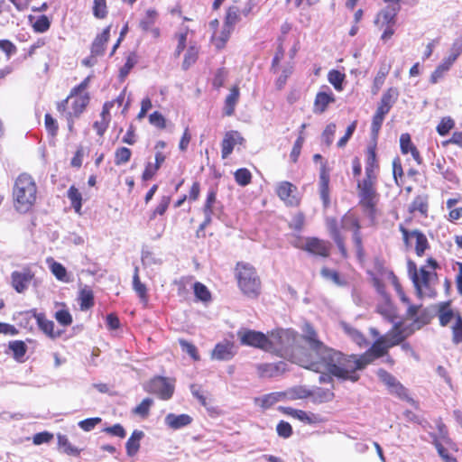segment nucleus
I'll list each match as a JSON object with an SVG mask.
<instances>
[{"label": "nucleus", "instance_id": "nucleus-53", "mask_svg": "<svg viewBox=\"0 0 462 462\" xmlns=\"http://www.w3.org/2000/svg\"><path fill=\"white\" fill-rule=\"evenodd\" d=\"M251 179H252V174L245 168L238 169L235 172V180H236V183L241 186L248 185L251 182Z\"/></svg>", "mask_w": 462, "mask_h": 462}, {"label": "nucleus", "instance_id": "nucleus-32", "mask_svg": "<svg viewBox=\"0 0 462 462\" xmlns=\"http://www.w3.org/2000/svg\"><path fill=\"white\" fill-rule=\"evenodd\" d=\"M302 331H303V334H302L301 337H302L303 341L307 344L308 347H311L313 346L323 343L319 339V333L317 332V330L314 328V327L311 324L306 323L303 326Z\"/></svg>", "mask_w": 462, "mask_h": 462}, {"label": "nucleus", "instance_id": "nucleus-17", "mask_svg": "<svg viewBox=\"0 0 462 462\" xmlns=\"http://www.w3.org/2000/svg\"><path fill=\"white\" fill-rule=\"evenodd\" d=\"M151 392L157 394L162 400H169L174 393V386L166 378L158 376L150 382Z\"/></svg>", "mask_w": 462, "mask_h": 462}, {"label": "nucleus", "instance_id": "nucleus-46", "mask_svg": "<svg viewBox=\"0 0 462 462\" xmlns=\"http://www.w3.org/2000/svg\"><path fill=\"white\" fill-rule=\"evenodd\" d=\"M179 344L182 351L186 352L194 361H199L200 359L198 348L194 344L183 338L179 339Z\"/></svg>", "mask_w": 462, "mask_h": 462}, {"label": "nucleus", "instance_id": "nucleus-2", "mask_svg": "<svg viewBox=\"0 0 462 462\" xmlns=\"http://www.w3.org/2000/svg\"><path fill=\"white\" fill-rule=\"evenodd\" d=\"M335 351L324 342L311 347H301L297 364L316 373H328Z\"/></svg>", "mask_w": 462, "mask_h": 462}, {"label": "nucleus", "instance_id": "nucleus-28", "mask_svg": "<svg viewBox=\"0 0 462 462\" xmlns=\"http://www.w3.org/2000/svg\"><path fill=\"white\" fill-rule=\"evenodd\" d=\"M399 11L400 5H388L378 14L375 23L382 22L383 24L393 25L395 23V17Z\"/></svg>", "mask_w": 462, "mask_h": 462}, {"label": "nucleus", "instance_id": "nucleus-19", "mask_svg": "<svg viewBox=\"0 0 462 462\" xmlns=\"http://www.w3.org/2000/svg\"><path fill=\"white\" fill-rule=\"evenodd\" d=\"M236 355L235 344L225 340L217 343L212 350L211 357L219 361H227Z\"/></svg>", "mask_w": 462, "mask_h": 462}, {"label": "nucleus", "instance_id": "nucleus-59", "mask_svg": "<svg viewBox=\"0 0 462 462\" xmlns=\"http://www.w3.org/2000/svg\"><path fill=\"white\" fill-rule=\"evenodd\" d=\"M104 432L111 435V436H116V437H118L120 439H124L125 438L126 436V431L124 429V427L119 424V423H116L113 426H110V427H106L103 430Z\"/></svg>", "mask_w": 462, "mask_h": 462}, {"label": "nucleus", "instance_id": "nucleus-45", "mask_svg": "<svg viewBox=\"0 0 462 462\" xmlns=\"http://www.w3.org/2000/svg\"><path fill=\"white\" fill-rule=\"evenodd\" d=\"M9 348L12 350L14 357L16 360L23 358L27 351L25 343L22 340H15L9 343Z\"/></svg>", "mask_w": 462, "mask_h": 462}, {"label": "nucleus", "instance_id": "nucleus-23", "mask_svg": "<svg viewBox=\"0 0 462 462\" xmlns=\"http://www.w3.org/2000/svg\"><path fill=\"white\" fill-rule=\"evenodd\" d=\"M244 138L237 131H229L226 133L225 137L222 141V158H227L233 152L235 145L242 143Z\"/></svg>", "mask_w": 462, "mask_h": 462}, {"label": "nucleus", "instance_id": "nucleus-21", "mask_svg": "<svg viewBox=\"0 0 462 462\" xmlns=\"http://www.w3.org/2000/svg\"><path fill=\"white\" fill-rule=\"evenodd\" d=\"M436 307L437 316L441 327H447L452 319L457 321V316H461L458 312H456L453 310L450 301L439 302Z\"/></svg>", "mask_w": 462, "mask_h": 462}, {"label": "nucleus", "instance_id": "nucleus-22", "mask_svg": "<svg viewBox=\"0 0 462 462\" xmlns=\"http://www.w3.org/2000/svg\"><path fill=\"white\" fill-rule=\"evenodd\" d=\"M305 251L314 255L327 257L329 254V243L317 237H307Z\"/></svg>", "mask_w": 462, "mask_h": 462}, {"label": "nucleus", "instance_id": "nucleus-4", "mask_svg": "<svg viewBox=\"0 0 462 462\" xmlns=\"http://www.w3.org/2000/svg\"><path fill=\"white\" fill-rule=\"evenodd\" d=\"M37 199V186L33 178L27 174H20L13 187L14 207L20 213L28 212Z\"/></svg>", "mask_w": 462, "mask_h": 462}, {"label": "nucleus", "instance_id": "nucleus-25", "mask_svg": "<svg viewBox=\"0 0 462 462\" xmlns=\"http://www.w3.org/2000/svg\"><path fill=\"white\" fill-rule=\"evenodd\" d=\"M319 194L325 207L328 206L329 199V171L326 163H322L319 172Z\"/></svg>", "mask_w": 462, "mask_h": 462}, {"label": "nucleus", "instance_id": "nucleus-40", "mask_svg": "<svg viewBox=\"0 0 462 462\" xmlns=\"http://www.w3.org/2000/svg\"><path fill=\"white\" fill-rule=\"evenodd\" d=\"M233 28L224 24L223 29L219 35L214 33L212 35V41L217 49H222L226 42L228 41Z\"/></svg>", "mask_w": 462, "mask_h": 462}, {"label": "nucleus", "instance_id": "nucleus-6", "mask_svg": "<svg viewBox=\"0 0 462 462\" xmlns=\"http://www.w3.org/2000/svg\"><path fill=\"white\" fill-rule=\"evenodd\" d=\"M69 96L60 102L57 106L58 111L60 113L61 116L64 117L68 123V129L70 133L73 132V125L74 120L79 118V116L83 113L86 106L88 104L89 97L88 94L78 95L74 101L72 102L71 111H66V107L69 104Z\"/></svg>", "mask_w": 462, "mask_h": 462}, {"label": "nucleus", "instance_id": "nucleus-49", "mask_svg": "<svg viewBox=\"0 0 462 462\" xmlns=\"http://www.w3.org/2000/svg\"><path fill=\"white\" fill-rule=\"evenodd\" d=\"M132 152L126 147H120L116 149L115 152V163L116 165H122L130 161Z\"/></svg>", "mask_w": 462, "mask_h": 462}, {"label": "nucleus", "instance_id": "nucleus-7", "mask_svg": "<svg viewBox=\"0 0 462 462\" xmlns=\"http://www.w3.org/2000/svg\"><path fill=\"white\" fill-rule=\"evenodd\" d=\"M236 277L240 288L255 289L261 285L255 269L248 263H237Z\"/></svg>", "mask_w": 462, "mask_h": 462}, {"label": "nucleus", "instance_id": "nucleus-5", "mask_svg": "<svg viewBox=\"0 0 462 462\" xmlns=\"http://www.w3.org/2000/svg\"><path fill=\"white\" fill-rule=\"evenodd\" d=\"M375 181L363 180L357 184L359 205L362 207L364 214L370 219L371 224L375 223L378 215L379 194L375 189Z\"/></svg>", "mask_w": 462, "mask_h": 462}, {"label": "nucleus", "instance_id": "nucleus-1", "mask_svg": "<svg viewBox=\"0 0 462 462\" xmlns=\"http://www.w3.org/2000/svg\"><path fill=\"white\" fill-rule=\"evenodd\" d=\"M364 361L361 355H347L336 349L328 374L344 381L356 383L360 379L358 371L366 367Z\"/></svg>", "mask_w": 462, "mask_h": 462}, {"label": "nucleus", "instance_id": "nucleus-39", "mask_svg": "<svg viewBox=\"0 0 462 462\" xmlns=\"http://www.w3.org/2000/svg\"><path fill=\"white\" fill-rule=\"evenodd\" d=\"M153 404L151 398H144L140 404L133 409V413L142 419H146L150 414V409Z\"/></svg>", "mask_w": 462, "mask_h": 462}, {"label": "nucleus", "instance_id": "nucleus-11", "mask_svg": "<svg viewBox=\"0 0 462 462\" xmlns=\"http://www.w3.org/2000/svg\"><path fill=\"white\" fill-rule=\"evenodd\" d=\"M413 334L412 328L403 326L402 322H396L393 328L382 337L390 348L401 345L407 337Z\"/></svg>", "mask_w": 462, "mask_h": 462}, {"label": "nucleus", "instance_id": "nucleus-42", "mask_svg": "<svg viewBox=\"0 0 462 462\" xmlns=\"http://www.w3.org/2000/svg\"><path fill=\"white\" fill-rule=\"evenodd\" d=\"M54 318L60 326L65 328L70 326L73 322L72 315L64 305L54 313Z\"/></svg>", "mask_w": 462, "mask_h": 462}, {"label": "nucleus", "instance_id": "nucleus-64", "mask_svg": "<svg viewBox=\"0 0 462 462\" xmlns=\"http://www.w3.org/2000/svg\"><path fill=\"white\" fill-rule=\"evenodd\" d=\"M149 122L151 125H152L160 129H163L166 126L165 118L163 117V116L161 113H159L157 111H155L150 115Z\"/></svg>", "mask_w": 462, "mask_h": 462}, {"label": "nucleus", "instance_id": "nucleus-13", "mask_svg": "<svg viewBox=\"0 0 462 462\" xmlns=\"http://www.w3.org/2000/svg\"><path fill=\"white\" fill-rule=\"evenodd\" d=\"M390 347L387 345L384 338L381 336L379 337L372 345V346L365 351V353L361 354L362 358L365 359V365L367 366L368 365L372 364L374 359L383 357L388 354Z\"/></svg>", "mask_w": 462, "mask_h": 462}, {"label": "nucleus", "instance_id": "nucleus-60", "mask_svg": "<svg viewBox=\"0 0 462 462\" xmlns=\"http://www.w3.org/2000/svg\"><path fill=\"white\" fill-rule=\"evenodd\" d=\"M51 23L46 15H41L33 23V29L37 32H44L50 28Z\"/></svg>", "mask_w": 462, "mask_h": 462}, {"label": "nucleus", "instance_id": "nucleus-55", "mask_svg": "<svg viewBox=\"0 0 462 462\" xmlns=\"http://www.w3.org/2000/svg\"><path fill=\"white\" fill-rule=\"evenodd\" d=\"M239 21V10L236 6H231L226 12L224 24L233 28Z\"/></svg>", "mask_w": 462, "mask_h": 462}, {"label": "nucleus", "instance_id": "nucleus-54", "mask_svg": "<svg viewBox=\"0 0 462 462\" xmlns=\"http://www.w3.org/2000/svg\"><path fill=\"white\" fill-rule=\"evenodd\" d=\"M399 96V91L395 88H390L385 91L382 97L380 102L383 104L388 105L389 106H393V104L396 102Z\"/></svg>", "mask_w": 462, "mask_h": 462}, {"label": "nucleus", "instance_id": "nucleus-44", "mask_svg": "<svg viewBox=\"0 0 462 462\" xmlns=\"http://www.w3.org/2000/svg\"><path fill=\"white\" fill-rule=\"evenodd\" d=\"M68 198L71 202V206L77 213L80 212L82 207V197L79 189L71 186L68 190Z\"/></svg>", "mask_w": 462, "mask_h": 462}, {"label": "nucleus", "instance_id": "nucleus-33", "mask_svg": "<svg viewBox=\"0 0 462 462\" xmlns=\"http://www.w3.org/2000/svg\"><path fill=\"white\" fill-rule=\"evenodd\" d=\"M309 395L312 398V401L315 403L328 402L335 397L333 387L331 389L318 387L310 393Z\"/></svg>", "mask_w": 462, "mask_h": 462}, {"label": "nucleus", "instance_id": "nucleus-62", "mask_svg": "<svg viewBox=\"0 0 462 462\" xmlns=\"http://www.w3.org/2000/svg\"><path fill=\"white\" fill-rule=\"evenodd\" d=\"M101 422V418H88L79 422V426L85 431L92 430L97 424Z\"/></svg>", "mask_w": 462, "mask_h": 462}, {"label": "nucleus", "instance_id": "nucleus-48", "mask_svg": "<svg viewBox=\"0 0 462 462\" xmlns=\"http://www.w3.org/2000/svg\"><path fill=\"white\" fill-rule=\"evenodd\" d=\"M410 211H419L422 215H426L428 211V200L426 197L418 196L414 199L410 206Z\"/></svg>", "mask_w": 462, "mask_h": 462}, {"label": "nucleus", "instance_id": "nucleus-38", "mask_svg": "<svg viewBox=\"0 0 462 462\" xmlns=\"http://www.w3.org/2000/svg\"><path fill=\"white\" fill-rule=\"evenodd\" d=\"M430 437L432 438L433 445L444 462H457V458L439 442V439H438L434 433H431Z\"/></svg>", "mask_w": 462, "mask_h": 462}, {"label": "nucleus", "instance_id": "nucleus-36", "mask_svg": "<svg viewBox=\"0 0 462 462\" xmlns=\"http://www.w3.org/2000/svg\"><path fill=\"white\" fill-rule=\"evenodd\" d=\"M157 13L154 10H148L145 17L140 22V27L143 31H151L154 37L159 36V29L152 28Z\"/></svg>", "mask_w": 462, "mask_h": 462}, {"label": "nucleus", "instance_id": "nucleus-9", "mask_svg": "<svg viewBox=\"0 0 462 462\" xmlns=\"http://www.w3.org/2000/svg\"><path fill=\"white\" fill-rule=\"evenodd\" d=\"M340 226L343 230L353 232V242L358 255L363 254V243L360 233L361 226L358 217L352 212L346 213L340 222Z\"/></svg>", "mask_w": 462, "mask_h": 462}, {"label": "nucleus", "instance_id": "nucleus-51", "mask_svg": "<svg viewBox=\"0 0 462 462\" xmlns=\"http://www.w3.org/2000/svg\"><path fill=\"white\" fill-rule=\"evenodd\" d=\"M455 126L454 120L449 117H443L440 123L437 126V132L439 135L445 136L448 134V132L453 129Z\"/></svg>", "mask_w": 462, "mask_h": 462}, {"label": "nucleus", "instance_id": "nucleus-10", "mask_svg": "<svg viewBox=\"0 0 462 462\" xmlns=\"http://www.w3.org/2000/svg\"><path fill=\"white\" fill-rule=\"evenodd\" d=\"M407 315L413 319L412 322L406 326L412 328L413 333L429 325L434 318V315L428 309L419 310V307L412 304L409 306Z\"/></svg>", "mask_w": 462, "mask_h": 462}, {"label": "nucleus", "instance_id": "nucleus-47", "mask_svg": "<svg viewBox=\"0 0 462 462\" xmlns=\"http://www.w3.org/2000/svg\"><path fill=\"white\" fill-rule=\"evenodd\" d=\"M328 79L333 85L336 90L341 91L343 89L342 83L345 79V74L338 70L333 69L328 72Z\"/></svg>", "mask_w": 462, "mask_h": 462}, {"label": "nucleus", "instance_id": "nucleus-52", "mask_svg": "<svg viewBox=\"0 0 462 462\" xmlns=\"http://www.w3.org/2000/svg\"><path fill=\"white\" fill-rule=\"evenodd\" d=\"M452 342L455 345L462 344V317L457 316V321L452 326Z\"/></svg>", "mask_w": 462, "mask_h": 462}, {"label": "nucleus", "instance_id": "nucleus-35", "mask_svg": "<svg viewBox=\"0 0 462 462\" xmlns=\"http://www.w3.org/2000/svg\"><path fill=\"white\" fill-rule=\"evenodd\" d=\"M239 98V88L235 86L230 89L225 100L224 113L226 116H232L235 112L236 105Z\"/></svg>", "mask_w": 462, "mask_h": 462}, {"label": "nucleus", "instance_id": "nucleus-34", "mask_svg": "<svg viewBox=\"0 0 462 462\" xmlns=\"http://www.w3.org/2000/svg\"><path fill=\"white\" fill-rule=\"evenodd\" d=\"M58 448L62 450L63 453L72 456L79 457L80 455L81 449L74 447L69 440L66 435L58 434Z\"/></svg>", "mask_w": 462, "mask_h": 462}, {"label": "nucleus", "instance_id": "nucleus-20", "mask_svg": "<svg viewBox=\"0 0 462 462\" xmlns=\"http://www.w3.org/2000/svg\"><path fill=\"white\" fill-rule=\"evenodd\" d=\"M258 375L262 378L278 376L286 370V364L282 361L277 363H265L256 365Z\"/></svg>", "mask_w": 462, "mask_h": 462}, {"label": "nucleus", "instance_id": "nucleus-26", "mask_svg": "<svg viewBox=\"0 0 462 462\" xmlns=\"http://www.w3.org/2000/svg\"><path fill=\"white\" fill-rule=\"evenodd\" d=\"M295 189L296 188L291 182L282 181L277 187V194L288 205L294 206L298 203L296 197L292 195Z\"/></svg>", "mask_w": 462, "mask_h": 462}, {"label": "nucleus", "instance_id": "nucleus-63", "mask_svg": "<svg viewBox=\"0 0 462 462\" xmlns=\"http://www.w3.org/2000/svg\"><path fill=\"white\" fill-rule=\"evenodd\" d=\"M94 15L97 18H104L106 14V0H94Z\"/></svg>", "mask_w": 462, "mask_h": 462}, {"label": "nucleus", "instance_id": "nucleus-14", "mask_svg": "<svg viewBox=\"0 0 462 462\" xmlns=\"http://www.w3.org/2000/svg\"><path fill=\"white\" fill-rule=\"evenodd\" d=\"M400 231L402 234L404 243L408 245L410 241L415 240V251L419 256H421L428 248V240L423 233L419 230L408 231L402 226H400Z\"/></svg>", "mask_w": 462, "mask_h": 462}, {"label": "nucleus", "instance_id": "nucleus-56", "mask_svg": "<svg viewBox=\"0 0 462 462\" xmlns=\"http://www.w3.org/2000/svg\"><path fill=\"white\" fill-rule=\"evenodd\" d=\"M48 263H50L51 273L56 276V278L61 281L64 280L67 275V272L64 266L52 259L48 260Z\"/></svg>", "mask_w": 462, "mask_h": 462}, {"label": "nucleus", "instance_id": "nucleus-31", "mask_svg": "<svg viewBox=\"0 0 462 462\" xmlns=\"http://www.w3.org/2000/svg\"><path fill=\"white\" fill-rule=\"evenodd\" d=\"M110 35V26L104 29L101 34L97 35L94 40L91 47L93 56H99L104 53L105 44L108 41Z\"/></svg>", "mask_w": 462, "mask_h": 462}, {"label": "nucleus", "instance_id": "nucleus-30", "mask_svg": "<svg viewBox=\"0 0 462 462\" xmlns=\"http://www.w3.org/2000/svg\"><path fill=\"white\" fill-rule=\"evenodd\" d=\"M143 436L144 433L142 430H135L132 432L125 443L127 456L134 457L138 453L141 447L140 442Z\"/></svg>", "mask_w": 462, "mask_h": 462}, {"label": "nucleus", "instance_id": "nucleus-18", "mask_svg": "<svg viewBox=\"0 0 462 462\" xmlns=\"http://www.w3.org/2000/svg\"><path fill=\"white\" fill-rule=\"evenodd\" d=\"M377 375L392 393L400 397L406 395L405 387L392 374L381 368L377 371Z\"/></svg>", "mask_w": 462, "mask_h": 462}, {"label": "nucleus", "instance_id": "nucleus-24", "mask_svg": "<svg viewBox=\"0 0 462 462\" xmlns=\"http://www.w3.org/2000/svg\"><path fill=\"white\" fill-rule=\"evenodd\" d=\"M327 226H328L330 236L336 243L342 256L346 257L347 251L345 246V237L341 235L339 229H338L337 220L335 218H328Z\"/></svg>", "mask_w": 462, "mask_h": 462}, {"label": "nucleus", "instance_id": "nucleus-12", "mask_svg": "<svg viewBox=\"0 0 462 462\" xmlns=\"http://www.w3.org/2000/svg\"><path fill=\"white\" fill-rule=\"evenodd\" d=\"M12 285L14 289H27L38 287L39 283L34 273L30 269L23 268L12 273Z\"/></svg>", "mask_w": 462, "mask_h": 462}, {"label": "nucleus", "instance_id": "nucleus-61", "mask_svg": "<svg viewBox=\"0 0 462 462\" xmlns=\"http://www.w3.org/2000/svg\"><path fill=\"white\" fill-rule=\"evenodd\" d=\"M336 133V125L331 123L328 125L322 134V141L327 146H329L333 142V137Z\"/></svg>", "mask_w": 462, "mask_h": 462}, {"label": "nucleus", "instance_id": "nucleus-58", "mask_svg": "<svg viewBox=\"0 0 462 462\" xmlns=\"http://www.w3.org/2000/svg\"><path fill=\"white\" fill-rule=\"evenodd\" d=\"M292 73V66L290 64L284 66L282 70V74L277 79L275 85L278 89L283 88L286 84L287 79Z\"/></svg>", "mask_w": 462, "mask_h": 462}, {"label": "nucleus", "instance_id": "nucleus-8", "mask_svg": "<svg viewBox=\"0 0 462 462\" xmlns=\"http://www.w3.org/2000/svg\"><path fill=\"white\" fill-rule=\"evenodd\" d=\"M237 336L241 345L259 348L267 352L269 336L263 332L245 328L239 330Z\"/></svg>", "mask_w": 462, "mask_h": 462}, {"label": "nucleus", "instance_id": "nucleus-27", "mask_svg": "<svg viewBox=\"0 0 462 462\" xmlns=\"http://www.w3.org/2000/svg\"><path fill=\"white\" fill-rule=\"evenodd\" d=\"M192 422V418L188 414L176 415L169 413L165 417V424L171 430H179L189 425Z\"/></svg>", "mask_w": 462, "mask_h": 462}, {"label": "nucleus", "instance_id": "nucleus-29", "mask_svg": "<svg viewBox=\"0 0 462 462\" xmlns=\"http://www.w3.org/2000/svg\"><path fill=\"white\" fill-rule=\"evenodd\" d=\"M335 102V97L332 92H319L314 101L313 112L315 114H322L330 103Z\"/></svg>", "mask_w": 462, "mask_h": 462}, {"label": "nucleus", "instance_id": "nucleus-16", "mask_svg": "<svg viewBox=\"0 0 462 462\" xmlns=\"http://www.w3.org/2000/svg\"><path fill=\"white\" fill-rule=\"evenodd\" d=\"M38 328L49 338L55 340L60 338L65 332L64 329L55 328V324L49 319L44 313L35 315Z\"/></svg>", "mask_w": 462, "mask_h": 462}, {"label": "nucleus", "instance_id": "nucleus-3", "mask_svg": "<svg viewBox=\"0 0 462 462\" xmlns=\"http://www.w3.org/2000/svg\"><path fill=\"white\" fill-rule=\"evenodd\" d=\"M299 335L291 329H276L269 335V346L267 352L289 359L294 363L298 361V356L301 346L298 345Z\"/></svg>", "mask_w": 462, "mask_h": 462}, {"label": "nucleus", "instance_id": "nucleus-41", "mask_svg": "<svg viewBox=\"0 0 462 462\" xmlns=\"http://www.w3.org/2000/svg\"><path fill=\"white\" fill-rule=\"evenodd\" d=\"M389 70H390V66H386V65H383L379 69V70L374 79V85H373V88H372L373 94L375 95L378 93V91L380 90V88H382V86L384 83L385 78L388 75Z\"/></svg>", "mask_w": 462, "mask_h": 462}, {"label": "nucleus", "instance_id": "nucleus-37", "mask_svg": "<svg viewBox=\"0 0 462 462\" xmlns=\"http://www.w3.org/2000/svg\"><path fill=\"white\" fill-rule=\"evenodd\" d=\"M375 168V152L373 149H369L366 159L365 178L364 180H376Z\"/></svg>", "mask_w": 462, "mask_h": 462}, {"label": "nucleus", "instance_id": "nucleus-43", "mask_svg": "<svg viewBox=\"0 0 462 462\" xmlns=\"http://www.w3.org/2000/svg\"><path fill=\"white\" fill-rule=\"evenodd\" d=\"M78 300L80 310L82 311L88 310L94 306V295L92 291H80Z\"/></svg>", "mask_w": 462, "mask_h": 462}, {"label": "nucleus", "instance_id": "nucleus-50", "mask_svg": "<svg viewBox=\"0 0 462 462\" xmlns=\"http://www.w3.org/2000/svg\"><path fill=\"white\" fill-rule=\"evenodd\" d=\"M199 50L196 46H189L188 49L184 60L182 63V67L184 69H188L192 64H194L198 59Z\"/></svg>", "mask_w": 462, "mask_h": 462}, {"label": "nucleus", "instance_id": "nucleus-15", "mask_svg": "<svg viewBox=\"0 0 462 462\" xmlns=\"http://www.w3.org/2000/svg\"><path fill=\"white\" fill-rule=\"evenodd\" d=\"M408 273L413 282L415 289H420L421 286L430 285V282L433 276V273L427 271L424 267L417 271V266L412 261H408Z\"/></svg>", "mask_w": 462, "mask_h": 462}, {"label": "nucleus", "instance_id": "nucleus-57", "mask_svg": "<svg viewBox=\"0 0 462 462\" xmlns=\"http://www.w3.org/2000/svg\"><path fill=\"white\" fill-rule=\"evenodd\" d=\"M276 431H277V434L283 439L290 438L293 433L291 425L289 422L284 421V420H281L277 424Z\"/></svg>", "mask_w": 462, "mask_h": 462}]
</instances>
